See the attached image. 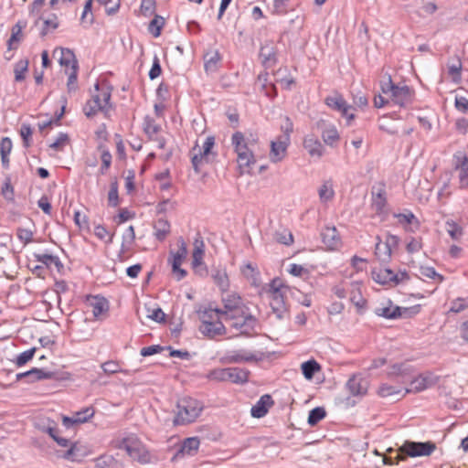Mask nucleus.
Masks as SVG:
<instances>
[{
	"label": "nucleus",
	"instance_id": "1",
	"mask_svg": "<svg viewBox=\"0 0 468 468\" xmlns=\"http://www.w3.org/2000/svg\"><path fill=\"white\" fill-rule=\"evenodd\" d=\"M231 144L237 154L239 174H250L256 163L254 153L258 146V138L252 134L246 137L243 133L236 132L231 136Z\"/></svg>",
	"mask_w": 468,
	"mask_h": 468
},
{
	"label": "nucleus",
	"instance_id": "2",
	"mask_svg": "<svg viewBox=\"0 0 468 468\" xmlns=\"http://www.w3.org/2000/svg\"><path fill=\"white\" fill-rule=\"evenodd\" d=\"M204 410L201 401L191 397H184L176 403V412L174 418L175 425H186L194 422Z\"/></svg>",
	"mask_w": 468,
	"mask_h": 468
},
{
	"label": "nucleus",
	"instance_id": "3",
	"mask_svg": "<svg viewBox=\"0 0 468 468\" xmlns=\"http://www.w3.org/2000/svg\"><path fill=\"white\" fill-rule=\"evenodd\" d=\"M112 446L115 449L125 450L133 460L141 463L150 462L149 452L135 434L116 438L112 441Z\"/></svg>",
	"mask_w": 468,
	"mask_h": 468
},
{
	"label": "nucleus",
	"instance_id": "4",
	"mask_svg": "<svg viewBox=\"0 0 468 468\" xmlns=\"http://www.w3.org/2000/svg\"><path fill=\"white\" fill-rule=\"evenodd\" d=\"M381 91L389 96L390 101L399 107H409L413 103L415 98L414 90L407 85H396L392 82L391 77H388L386 82L381 83Z\"/></svg>",
	"mask_w": 468,
	"mask_h": 468
},
{
	"label": "nucleus",
	"instance_id": "5",
	"mask_svg": "<svg viewBox=\"0 0 468 468\" xmlns=\"http://www.w3.org/2000/svg\"><path fill=\"white\" fill-rule=\"evenodd\" d=\"M111 90L108 87H100L97 83L95 85V93L92 94L91 99L87 101L83 111L88 117L94 116L97 112H102L105 116L109 115L112 109L110 103Z\"/></svg>",
	"mask_w": 468,
	"mask_h": 468
},
{
	"label": "nucleus",
	"instance_id": "6",
	"mask_svg": "<svg viewBox=\"0 0 468 468\" xmlns=\"http://www.w3.org/2000/svg\"><path fill=\"white\" fill-rule=\"evenodd\" d=\"M436 448V443L431 441L424 442L405 441L399 448V453L396 456V463H399L400 461H405L407 457L430 456L435 452Z\"/></svg>",
	"mask_w": 468,
	"mask_h": 468
},
{
	"label": "nucleus",
	"instance_id": "7",
	"mask_svg": "<svg viewBox=\"0 0 468 468\" xmlns=\"http://www.w3.org/2000/svg\"><path fill=\"white\" fill-rule=\"evenodd\" d=\"M224 321L229 322L230 328L236 330L239 335H251L258 323L257 318L251 314L248 306L228 316Z\"/></svg>",
	"mask_w": 468,
	"mask_h": 468
},
{
	"label": "nucleus",
	"instance_id": "8",
	"mask_svg": "<svg viewBox=\"0 0 468 468\" xmlns=\"http://www.w3.org/2000/svg\"><path fill=\"white\" fill-rule=\"evenodd\" d=\"M215 145V138L213 136H207L200 147L196 144L191 150V162L196 173L200 172V167L204 164L211 162L216 154L212 151Z\"/></svg>",
	"mask_w": 468,
	"mask_h": 468
},
{
	"label": "nucleus",
	"instance_id": "9",
	"mask_svg": "<svg viewBox=\"0 0 468 468\" xmlns=\"http://www.w3.org/2000/svg\"><path fill=\"white\" fill-rule=\"evenodd\" d=\"M282 128L284 130L283 134L271 144L270 159L273 163L281 162L286 156L290 135L293 129L292 122L289 118H286V123Z\"/></svg>",
	"mask_w": 468,
	"mask_h": 468
},
{
	"label": "nucleus",
	"instance_id": "10",
	"mask_svg": "<svg viewBox=\"0 0 468 468\" xmlns=\"http://www.w3.org/2000/svg\"><path fill=\"white\" fill-rule=\"evenodd\" d=\"M271 286L270 305L277 318L281 319L287 313V305L284 298L289 288L282 285L279 280L272 281Z\"/></svg>",
	"mask_w": 468,
	"mask_h": 468
},
{
	"label": "nucleus",
	"instance_id": "11",
	"mask_svg": "<svg viewBox=\"0 0 468 468\" xmlns=\"http://www.w3.org/2000/svg\"><path fill=\"white\" fill-rule=\"evenodd\" d=\"M372 278L378 283L392 287L410 280L406 271L396 273L388 268L372 271Z\"/></svg>",
	"mask_w": 468,
	"mask_h": 468
},
{
	"label": "nucleus",
	"instance_id": "12",
	"mask_svg": "<svg viewBox=\"0 0 468 468\" xmlns=\"http://www.w3.org/2000/svg\"><path fill=\"white\" fill-rule=\"evenodd\" d=\"M221 302L223 307L219 308V310L222 313L223 320L248 306L242 298L236 292H223Z\"/></svg>",
	"mask_w": 468,
	"mask_h": 468
},
{
	"label": "nucleus",
	"instance_id": "13",
	"mask_svg": "<svg viewBox=\"0 0 468 468\" xmlns=\"http://www.w3.org/2000/svg\"><path fill=\"white\" fill-rule=\"evenodd\" d=\"M378 241L376 243L375 255L379 261L387 263L390 261L392 250L399 244L397 236L388 234L384 241L378 237Z\"/></svg>",
	"mask_w": 468,
	"mask_h": 468
},
{
	"label": "nucleus",
	"instance_id": "14",
	"mask_svg": "<svg viewBox=\"0 0 468 468\" xmlns=\"http://www.w3.org/2000/svg\"><path fill=\"white\" fill-rule=\"evenodd\" d=\"M324 102L331 109L340 112L342 116L347 120V124H350V122L355 119V114L353 112H349L353 107L347 103L342 94L335 92L334 94L327 96Z\"/></svg>",
	"mask_w": 468,
	"mask_h": 468
},
{
	"label": "nucleus",
	"instance_id": "15",
	"mask_svg": "<svg viewBox=\"0 0 468 468\" xmlns=\"http://www.w3.org/2000/svg\"><path fill=\"white\" fill-rule=\"evenodd\" d=\"M409 308H402L395 305L391 300L387 299L379 303L375 308L374 313L380 317L386 319H398L409 313Z\"/></svg>",
	"mask_w": 468,
	"mask_h": 468
},
{
	"label": "nucleus",
	"instance_id": "16",
	"mask_svg": "<svg viewBox=\"0 0 468 468\" xmlns=\"http://www.w3.org/2000/svg\"><path fill=\"white\" fill-rule=\"evenodd\" d=\"M439 379L440 378L431 372L420 374L411 380L410 388L406 389L405 393L423 391L434 387L439 382Z\"/></svg>",
	"mask_w": 468,
	"mask_h": 468
},
{
	"label": "nucleus",
	"instance_id": "17",
	"mask_svg": "<svg viewBox=\"0 0 468 468\" xmlns=\"http://www.w3.org/2000/svg\"><path fill=\"white\" fill-rule=\"evenodd\" d=\"M144 131L148 136V139L157 144L159 149H164L165 146V140L160 135L161 126L156 122L146 116L144 120Z\"/></svg>",
	"mask_w": 468,
	"mask_h": 468
},
{
	"label": "nucleus",
	"instance_id": "18",
	"mask_svg": "<svg viewBox=\"0 0 468 468\" xmlns=\"http://www.w3.org/2000/svg\"><path fill=\"white\" fill-rule=\"evenodd\" d=\"M324 245L330 250H337L341 244L340 235L335 227H324L321 232Z\"/></svg>",
	"mask_w": 468,
	"mask_h": 468
},
{
	"label": "nucleus",
	"instance_id": "19",
	"mask_svg": "<svg viewBox=\"0 0 468 468\" xmlns=\"http://www.w3.org/2000/svg\"><path fill=\"white\" fill-rule=\"evenodd\" d=\"M223 320L215 322H206L205 324L199 325V331L205 336L215 338L216 336L225 335L227 328L224 325Z\"/></svg>",
	"mask_w": 468,
	"mask_h": 468
},
{
	"label": "nucleus",
	"instance_id": "20",
	"mask_svg": "<svg viewBox=\"0 0 468 468\" xmlns=\"http://www.w3.org/2000/svg\"><path fill=\"white\" fill-rule=\"evenodd\" d=\"M371 194L373 208L377 213L382 212L387 204L385 185L379 183L374 186Z\"/></svg>",
	"mask_w": 468,
	"mask_h": 468
},
{
	"label": "nucleus",
	"instance_id": "21",
	"mask_svg": "<svg viewBox=\"0 0 468 468\" xmlns=\"http://www.w3.org/2000/svg\"><path fill=\"white\" fill-rule=\"evenodd\" d=\"M53 55L55 57L58 55V62L65 69L78 68V61L70 49L63 48H56L53 51Z\"/></svg>",
	"mask_w": 468,
	"mask_h": 468
},
{
	"label": "nucleus",
	"instance_id": "22",
	"mask_svg": "<svg viewBox=\"0 0 468 468\" xmlns=\"http://www.w3.org/2000/svg\"><path fill=\"white\" fill-rule=\"evenodd\" d=\"M87 303L92 308V314L95 318H100L102 314H106L109 310V303L102 296H88Z\"/></svg>",
	"mask_w": 468,
	"mask_h": 468
},
{
	"label": "nucleus",
	"instance_id": "23",
	"mask_svg": "<svg viewBox=\"0 0 468 468\" xmlns=\"http://www.w3.org/2000/svg\"><path fill=\"white\" fill-rule=\"evenodd\" d=\"M273 404V400L271 397V395L265 394L261 397V399L257 401V403L252 406L250 413L251 416L254 418H262L264 417L269 408L271 407Z\"/></svg>",
	"mask_w": 468,
	"mask_h": 468
},
{
	"label": "nucleus",
	"instance_id": "24",
	"mask_svg": "<svg viewBox=\"0 0 468 468\" xmlns=\"http://www.w3.org/2000/svg\"><path fill=\"white\" fill-rule=\"evenodd\" d=\"M346 387L353 396H363L367 391V382L356 376L350 378Z\"/></svg>",
	"mask_w": 468,
	"mask_h": 468
},
{
	"label": "nucleus",
	"instance_id": "25",
	"mask_svg": "<svg viewBox=\"0 0 468 468\" xmlns=\"http://www.w3.org/2000/svg\"><path fill=\"white\" fill-rule=\"evenodd\" d=\"M303 147L313 157L320 158L324 154V147L314 135H307L303 140Z\"/></svg>",
	"mask_w": 468,
	"mask_h": 468
},
{
	"label": "nucleus",
	"instance_id": "26",
	"mask_svg": "<svg viewBox=\"0 0 468 468\" xmlns=\"http://www.w3.org/2000/svg\"><path fill=\"white\" fill-rule=\"evenodd\" d=\"M192 265L196 269L204 264L205 243L201 236H197L193 242Z\"/></svg>",
	"mask_w": 468,
	"mask_h": 468
},
{
	"label": "nucleus",
	"instance_id": "27",
	"mask_svg": "<svg viewBox=\"0 0 468 468\" xmlns=\"http://www.w3.org/2000/svg\"><path fill=\"white\" fill-rule=\"evenodd\" d=\"M53 373L50 371H45L40 368L34 367L27 372L19 373L16 375V379H22L23 378H28L29 382L36 380L50 379L53 377Z\"/></svg>",
	"mask_w": 468,
	"mask_h": 468
},
{
	"label": "nucleus",
	"instance_id": "28",
	"mask_svg": "<svg viewBox=\"0 0 468 468\" xmlns=\"http://www.w3.org/2000/svg\"><path fill=\"white\" fill-rule=\"evenodd\" d=\"M221 56L218 50H211L204 56V67L207 73L217 71L219 67Z\"/></svg>",
	"mask_w": 468,
	"mask_h": 468
},
{
	"label": "nucleus",
	"instance_id": "29",
	"mask_svg": "<svg viewBox=\"0 0 468 468\" xmlns=\"http://www.w3.org/2000/svg\"><path fill=\"white\" fill-rule=\"evenodd\" d=\"M456 157L455 168L459 170L461 187L468 186V157L458 155Z\"/></svg>",
	"mask_w": 468,
	"mask_h": 468
},
{
	"label": "nucleus",
	"instance_id": "30",
	"mask_svg": "<svg viewBox=\"0 0 468 468\" xmlns=\"http://www.w3.org/2000/svg\"><path fill=\"white\" fill-rule=\"evenodd\" d=\"M260 57L265 67L272 66L276 61V52L272 43L264 44L260 50Z\"/></svg>",
	"mask_w": 468,
	"mask_h": 468
},
{
	"label": "nucleus",
	"instance_id": "31",
	"mask_svg": "<svg viewBox=\"0 0 468 468\" xmlns=\"http://www.w3.org/2000/svg\"><path fill=\"white\" fill-rule=\"evenodd\" d=\"M198 317L201 321V324H205L206 322H215V321H221L222 318V313L219 310V308H211L207 307L203 310L198 311Z\"/></svg>",
	"mask_w": 468,
	"mask_h": 468
},
{
	"label": "nucleus",
	"instance_id": "32",
	"mask_svg": "<svg viewBox=\"0 0 468 468\" xmlns=\"http://www.w3.org/2000/svg\"><path fill=\"white\" fill-rule=\"evenodd\" d=\"M319 199L322 203L331 201L335 197L334 184L332 180L323 182L318 189Z\"/></svg>",
	"mask_w": 468,
	"mask_h": 468
},
{
	"label": "nucleus",
	"instance_id": "33",
	"mask_svg": "<svg viewBox=\"0 0 468 468\" xmlns=\"http://www.w3.org/2000/svg\"><path fill=\"white\" fill-rule=\"evenodd\" d=\"M200 445V441L197 437H190L184 440L179 452L183 455H194Z\"/></svg>",
	"mask_w": 468,
	"mask_h": 468
},
{
	"label": "nucleus",
	"instance_id": "34",
	"mask_svg": "<svg viewBox=\"0 0 468 468\" xmlns=\"http://www.w3.org/2000/svg\"><path fill=\"white\" fill-rule=\"evenodd\" d=\"M301 369H302L303 377L306 379L311 380V379H313L314 376L316 373H318L322 370V367L316 360L310 359L308 361L303 362L301 365Z\"/></svg>",
	"mask_w": 468,
	"mask_h": 468
},
{
	"label": "nucleus",
	"instance_id": "35",
	"mask_svg": "<svg viewBox=\"0 0 468 468\" xmlns=\"http://www.w3.org/2000/svg\"><path fill=\"white\" fill-rule=\"evenodd\" d=\"M228 381L234 384H243L248 381L249 372L239 367H229Z\"/></svg>",
	"mask_w": 468,
	"mask_h": 468
},
{
	"label": "nucleus",
	"instance_id": "36",
	"mask_svg": "<svg viewBox=\"0 0 468 468\" xmlns=\"http://www.w3.org/2000/svg\"><path fill=\"white\" fill-rule=\"evenodd\" d=\"M154 229L155 238L162 241L170 233V224L166 219L160 218L154 222Z\"/></svg>",
	"mask_w": 468,
	"mask_h": 468
},
{
	"label": "nucleus",
	"instance_id": "37",
	"mask_svg": "<svg viewBox=\"0 0 468 468\" xmlns=\"http://www.w3.org/2000/svg\"><path fill=\"white\" fill-rule=\"evenodd\" d=\"M322 138L325 144L335 146L339 142L340 135L335 125H329L322 132Z\"/></svg>",
	"mask_w": 468,
	"mask_h": 468
},
{
	"label": "nucleus",
	"instance_id": "38",
	"mask_svg": "<svg viewBox=\"0 0 468 468\" xmlns=\"http://www.w3.org/2000/svg\"><path fill=\"white\" fill-rule=\"evenodd\" d=\"M212 279L223 292L228 291L229 287V281L224 269L215 270L212 273Z\"/></svg>",
	"mask_w": 468,
	"mask_h": 468
},
{
	"label": "nucleus",
	"instance_id": "39",
	"mask_svg": "<svg viewBox=\"0 0 468 468\" xmlns=\"http://www.w3.org/2000/svg\"><path fill=\"white\" fill-rule=\"evenodd\" d=\"M12 141L8 137L2 138L0 142V154H1V162L5 168L9 166V158L8 155L12 151Z\"/></svg>",
	"mask_w": 468,
	"mask_h": 468
},
{
	"label": "nucleus",
	"instance_id": "40",
	"mask_svg": "<svg viewBox=\"0 0 468 468\" xmlns=\"http://www.w3.org/2000/svg\"><path fill=\"white\" fill-rule=\"evenodd\" d=\"M96 468H118V461L110 454H102L94 459Z\"/></svg>",
	"mask_w": 468,
	"mask_h": 468
},
{
	"label": "nucleus",
	"instance_id": "41",
	"mask_svg": "<svg viewBox=\"0 0 468 468\" xmlns=\"http://www.w3.org/2000/svg\"><path fill=\"white\" fill-rule=\"evenodd\" d=\"M58 19L57 15L51 14L47 18L43 19V27L41 29V36L45 37L48 34L53 32L58 27Z\"/></svg>",
	"mask_w": 468,
	"mask_h": 468
},
{
	"label": "nucleus",
	"instance_id": "42",
	"mask_svg": "<svg viewBox=\"0 0 468 468\" xmlns=\"http://www.w3.org/2000/svg\"><path fill=\"white\" fill-rule=\"evenodd\" d=\"M34 257L38 262L45 264L47 267H50L54 264L58 269L62 267L59 259L57 256H53L47 253H36Z\"/></svg>",
	"mask_w": 468,
	"mask_h": 468
},
{
	"label": "nucleus",
	"instance_id": "43",
	"mask_svg": "<svg viewBox=\"0 0 468 468\" xmlns=\"http://www.w3.org/2000/svg\"><path fill=\"white\" fill-rule=\"evenodd\" d=\"M28 65L29 61L27 58L20 59L16 63L14 69L16 81H22L25 80L26 73L28 70Z\"/></svg>",
	"mask_w": 468,
	"mask_h": 468
},
{
	"label": "nucleus",
	"instance_id": "44",
	"mask_svg": "<svg viewBox=\"0 0 468 468\" xmlns=\"http://www.w3.org/2000/svg\"><path fill=\"white\" fill-rule=\"evenodd\" d=\"M461 70H462V62L457 58L455 59H452L448 63V72L449 75L452 77V80L455 83H459L461 80Z\"/></svg>",
	"mask_w": 468,
	"mask_h": 468
},
{
	"label": "nucleus",
	"instance_id": "45",
	"mask_svg": "<svg viewBox=\"0 0 468 468\" xmlns=\"http://www.w3.org/2000/svg\"><path fill=\"white\" fill-rule=\"evenodd\" d=\"M378 394L382 398H388L398 396L403 397L406 393L401 394V389L388 384H382L378 388Z\"/></svg>",
	"mask_w": 468,
	"mask_h": 468
},
{
	"label": "nucleus",
	"instance_id": "46",
	"mask_svg": "<svg viewBox=\"0 0 468 468\" xmlns=\"http://www.w3.org/2000/svg\"><path fill=\"white\" fill-rule=\"evenodd\" d=\"M99 150L101 151V166L100 168V173L101 175H105L108 171V169L111 166L112 164V154L108 149L103 147L102 145L99 146Z\"/></svg>",
	"mask_w": 468,
	"mask_h": 468
},
{
	"label": "nucleus",
	"instance_id": "47",
	"mask_svg": "<svg viewBox=\"0 0 468 468\" xmlns=\"http://www.w3.org/2000/svg\"><path fill=\"white\" fill-rule=\"evenodd\" d=\"M177 243H178V249H177L176 252L172 253V255H173L172 261H176V264H182L184 259L187 255V248H186V244L183 238H179Z\"/></svg>",
	"mask_w": 468,
	"mask_h": 468
},
{
	"label": "nucleus",
	"instance_id": "48",
	"mask_svg": "<svg viewBox=\"0 0 468 468\" xmlns=\"http://www.w3.org/2000/svg\"><path fill=\"white\" fill-rule=\"evenodd\" d=\"M165 25L163 16L155 15L153 20L149 23L148 30L154 37H157L161 34V30Z\"/></svg>",
	"mask_w": 468,
	"mask_h": 468
},
{
	"label": "nucleus",
	"instance_id": "49",
	"mask_svg": "<svg viewBox=\"0 0 468 468\" xmlns=\"http://www.w3.org/2000/svg\"><path fill=\"white\" fill-rule=\"evenodd\" d=\"M446 229L450 237L454 240H459L463 234V228L453 220L446 221Z\"/></svg>",
	"mask_w": 468,
	"mask_h": 468
},
{
	"label": "nucleus",
	"instance_id": "50",
	"mask_svg": "<svg viewBox=\"0 0 468 468\" xmlns=\"http://www.w3.org/2000/svg\"><path fill=\"white\" fill-rule=\"evenodd\" d=\"M78 68L65 69L68 75L67 87L69 92L75 91L78 88Z\"/></svg>",
	"mask_w": 468,
	"mask_h": 468
},
{
	"label": "nucleus",
	"instance_id": "51",
	"mask_svg": "<svg viewBox=\"0 0 468 468\" xmlns=\"http://www.w3.org/2000/svg\"><path fill=\"white\" fill-rule=\"evenodd\" d=\"M326 415L325 410L322 407H317L313 409L309 412L308 416V423L311 426L316 425L320 420H322Z\"/></svg>",
	"mask_w": 468,
	"mask_h": 468
},
{
	"label": "nucleus",
	"instance_id": "52",
	"mask_svg": "<svg viewBox=\"0 0 468 468\" xmlns=\"http://www.w3.org/2000/svg\"><path fill=\"white\" fill-rule=\"evenodd\" d=\"M229 367L215 368L207 374V378L213 381L225 382L228 381Z\"/></svg>",
	"mask_w": 468,
	"mask_h": 468
},
{
	"label": "nucleus",
	"instance_id": "53",
	"mask_svg": "<svg viewBox=\"0 0 468 468\" xmlns=\"http://www.w3.org/2000/svg\"><path fill=\"white\" fill-rule=\"evenodd\" d=\"M26 27V23H22L18 21L13 27H12V35L11 37L8 40V48L9 49L15 48L13 47L14 42H18L20 40V35L22 32V29Z\"/></svg>",
	"mask_w": 468,
	"mask_h": 468
},
{
	"label": "nucleus",
	"instance_id": "54",
	"mask_svg": "<svg viewBox=\"0 0 468 468\" xmlns=\"http://www.w3.org/2000/svg\"><path fill=\"white\" fill-rule=\"evenodd\" d=\"M398 218V222L401 225H412L415 224L416 228H419L420 222L413 213L409 212L407 214H395L394 215Z\"/></svg>",
	"mask_w": 468,
	"mask_h": 468
},
{
	"label": "nucleus",
	"instance_id": "55",
	"mask_svg": "<svg viewBox=\"0 0 468 468\" xmlns=\"http://www.w3.org/2000/svg\"><path fill=\"white\" fill-rule=\"evenodd\" d=\"M94 415V410L92 408H86L82 410L77 411L74 413L73 417L75 419V422L84 423L88 421Z\"/></svg>",
	"mask_w": 468,
	"mask_h": 468
},
{
	"label": "nucleus",
	"instance_id": "56",
	"mask_svg": "<svg viewBox=\"0 0 468 468\" xmlns=\"http://www.w3.org/2000/svg\"><path fill=\"white\" fill-rule=\"evenodd\" d=\"M271 9L273 14L284 15L287 13L289 0H271Z\"/></svg>",
	"mask_w": 468,
	"mask_h": 468
},
{
	"label": "nucleus",
	"instance_id": "57",
	"mask_svg": "<svg viewBox=\"0 0 468 468\" xmlns=\"http://www.w3.org/2000/svg\"><path fill=\"white\" fill-rule=\"evenodd\" d=\"M420 272L423 277L436 280L438 282H442L444 277L438 273L433 267H421Z\"/></svg>",
	"mask_w": 468,
	"mask_h": 468
},
{
	"label": "nucleus",
	"instance_id": "58",
	"mask_svg": "<svg viewBox=\"0 0 468 468\" xmlns=\"http://www.w3.org/2000/svg\"><path fill=\"white\" fill-rule=\"evenodd\" d=\"M36 348H30L28 350H26L22 353H20L16 359V364L18 367L24 366L27 364L29 360H31L35 355Z\"/></svg>",
	"mask_w": 468,
	"mask_h": 468
},
{
	"label": "nucleus",
	"instance_id": "59",
	"mask_svg": "<svg viewBox=\"0 0 468 468\" xmlns=\"http://www.w3.org/2000/svg\"><path fill=\"white\" fill-rule=\"evenodd\" d=\"M468 307V298H458L452 302L449 312L458 314Z\"/></svg>",
	"mask_w": 468,
	"mask_h": 468
},
{
	"label": "nucleus",
	"instance_id": "60",
	"mask_svg": "<svg viewBox=\"0 0 468 468\" xmlns=\"http://www.w3.org/2000/svg\"><path fill=\"white\" fill-rule=\"evenodd\" d=\"M108 202L112 207H116L119 203L118 184L116 181L112 182L110 191L108 193Z\"/></svg>",
	"mask_w": 468,
	"mask_h": 468
},
{
	"label": "nucleus",
	"instance_id": "61",
	"mask_svg": "<svg viewBox=\"0 0 468 468\" xmlns=\"http://www.w3.org/2000/svg\"><path fill=\"white\" fill-rule=\"evenodd\" d=\"M102 371L107 375H112L118 372H122L120 365L112 360L104 362L101 366Z\"/></svg>",
	"mask_w": 468,
	"mask_h": 468
},
{
	"label": "nucleus",
	"instance_id": "62",
	"mask_svg": "<svg viewBox=\"0 0 468 468\" xmlns=\"http://www.w3.org/2000/svg\"><path fill=\"white\" fill-rule=\"evenodd\" d=\"M140 9L144 16L153 15L155 11V0H142Z\"/></svg>",
	"mask_w": 468,
	"mask_h": 468
},
{
	"label": "nucleus",
	"instance_id": "63",
	"mask_svg": "<svg viewBox=\"0 0 468 468\" xmlns=\"http://www.w3.org/2000/svg\"><path fill=\"white\" fill-rule=\"evenodd\" d=\"M33 235L34 233L30 229L24 228H18L16 229V236L19 239V240H21L24 243V245H27L32 241Z\"/></svg>",
	"mask_w": 468,
	"mask_h": 468
},
{
	"label": "nucleus",
	"instance_id": "64",
	"mask_svg": "<svg viewBox=\"0 0 468 468\" xmlns=\"http://www.w3.org/2000/svg\"><path fill=\"white\" fill-rule=\"evenodd\" d=\"M69 143V136L67 133H61L55 142L49 144V147L56 151H62L64 146Z\"/></svg>",
	"mask_w": 468,
	"mask_h": 468
}]
</instances>
